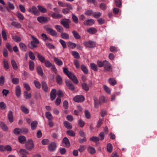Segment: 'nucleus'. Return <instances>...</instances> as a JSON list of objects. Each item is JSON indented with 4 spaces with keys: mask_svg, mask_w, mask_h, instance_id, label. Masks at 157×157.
<instances>
[{
    "mask_svg": "<svg viewBox=\"0 0 157 157\" xmlns=\"http://www.w3.org/2000/svg\"><path fill=\"white\" fill-rule=\"evenodd\" d=\"M86 146L85 145H80L78 149V151L81 153L83 152L85 150Z\"/></svg>",
    "mask_w": 157,
    "mask_h": 157,
    "instance_id": "52",
    "label": "nucleus"
},
{
    "mask_svg": "<svg viewBox=\"0 0 157 157\" xmlns=\"http://www.w3.org/2000/svg\"><path fill=\"white\" fill-rule=\"evenodd\" d=\"M63 124L64 126L68 129H70L72 128V126L71 124L67 121L64 122Z\"/></svg>",
    "mask_w": 157,
    "mask_h": 157,
    "instance_id": "26",
    "label": "nucleus"
},
{
    "mask_svg": "<svg viewBox=\"0 0 157 157\" xmlns=\"http://www.w3.org/2000/svg\"><path fill=\"white\" fill-rule=\"evenodd\" d=\"M36 44L35 43H33V42H31V43L28 45L29 48L31 49H33L37 47Z\"/></svg>",
    "mask_w": 157,
    "mask_h": 157,
    "instance_id": "50",
    "label": "nucleus"
},
{
    "mask_svg": "<svg viewBox=\"0 0 157 157\" xmlns=\"http://www.w3.org/2000/svg\"><path fill=\"white\" fill-rule=\"evenodd\" d=\"M51 16L53 18L55 19L61 18L63 17L61 14L56 13H53L51 14Z\"/></svg>",
    "mask_w": 157,
    "mask_h": 157,
    "instance_id": "22",
    "label": "nucleus"
},
{
    "mask_svg": "<svg viewBox=\"0 0 157 157\" xmlns=\"http://www.w3.org/2000/svg\"><path fill=\"white\" fill-rule=\"evenodd\" d=\"M61 36L63 39L65 40L68 39L69 37V35L67 33L63 32L61 34Z\"/></svg>",
    "mask_w": 157,
    "mask_h": 157,
    "instance_id": "32",
    "label": "nucleus"
},
{
    "mask_svg": "<svg viewBox=\"0 0 157 157\" xmlns=\"http://www.w3.org/2000/svg\"><path fill=\"white\" fill-rule=\"evenodd\" d=\"M21 110L25 114H27L29 113V109L24 106H21Z\"/></svg>",
    "mask_w": 157,
    "mask_h": 157,
    "instance_id": "31",
    "label": "nucleus"
},
{
    "mask_svg": "<svg viewBox=\"0 0 157 157\" xmlns=\"http://www.w3.org/2000/svg\"><path fill=\"white\" fill-rule=\"evenodd\" d=\"M72 33L75 38L77 40L81 38V36L79 34L75 31L74 30L72 32Z\"/></svg>",
    "mask_w": 157,
    "mask_h": 157,
    "instance_id": "28",
    "label": "nucleus"
},
{
    "mask_svg": "<svg viewBox=\"0 0 157 157\" xmlns=\"http://www.w3.org/2000/svg\"><path fill=\"white\" fill-rule=\"evenodd\" d=\"M88 151L91 154H94L95 152V150L93 147L89 146L88 148Z\"/></svg>",
    "mask_w": 157,
    "mask_h": 157,
    "instance_id": "36",
    "label": "nucleus"
},
{
    "mask_svg": "<svg viewBox=\"0 0 157 157\" xmlns=\"http://www.w3.org/2000/svg\"><path fill=\"white\" fill-rule=\"evenodd\" d=\"M24 96L25 98L26 99H29L32 97L31 94L30 93H28L27 91H25L24 92Z\"/></svg>",
    "mask_w": 157,
    "mask_h": 157,
    "instance_id": "38",
    "label": "nucleus"
},
{
    "mask_svg": "<svg viewBox=\"0 0 157 157\" xmlns=\"http://www.w3.org/2000/svg\"><path fill=\"white\" fill-rule=\"evenodd\" d=\"M34 83L36 88L37 89H39L41 87V84L40 82L36 80H34Z\"/></svg>",
    "mask_w": 157,
    "mask_h": 157,
    "instance_id": "58",
    "label": "nucleus"
},
{
    "mask_svg": "<svg viewBox=\"0 0 157 157\" xmlns=\"http://www.w3.org/2000/svg\"><path fill=\"white\" fill-rule=\"evenodd\" d=\"M8 117L9 121L12 123L13 122V113L12 111H10L9 112L8 114Z\"/></svg>",
    "mask_w": 157,
    "mask_h": 157,
    "instance_id": "19",
    "label": "nucleus"
},
{
    "mask_svg": "<svg viewBox=\"0 0 157 157\" xmlns=\"http://www.w3.org/2000/svg\"><path fill=\"white\" fill-rule=\"evenodd\" d=\"M19 46L21 49L22 51L26 50V46L25 45L22 43H19Z\"/></svg>",
    "mask_w": 157,
    "mask_h": 157,
    "instance_id": "57",
    "label": "nucleus"
},
{
    "mask_svg": "<svg viewBox=\"0 0 157 157\" xmlns=\"http://www.w3.org/2000/svg\"><path fill=\"white\" fill-rule=\"evenodd\" d=\"M12 39L15 41L17 42H20L21 41V38L16 36H12Z\"/></svg>",
    "mask_w": 157,
    "mask_h": 157,
    "instance_id": "48",
    "label": "nucleus"
},
{
    "mask_svg": "<svg viewBox=\"0 0 157 157\" xmlns=\"http://www.w3.org/2000/svg\"><path fill=\"white\" fill-rule=\"evenodd\" d=\"M46 31L48 34L53 36H56L57 34L56 32L51 28H47L46 29Z\"/></svg>",
    "mask_w": 157,
    "mask_h": 157,
    "instance_id": "12",
    "label": "nucleus"
},
{
    "mask_svg": "<svg viewBox=\"0 0 157 157\" xmlns=\"http://www.w3.org/2000/svg\"><path fill=\"white\" fill-rule=\"evenodd\" d=\"M18 139L19 142L21 144H24L26 141V138L24 136H21L18 137Z\"/></svg>",
    "mask_w": 157,
    "mask_h": 157,
    "instance_id": "24",
    "label": "nucleus"
},
{
    "mask_svg": "<svg viewBox=\"0 0 157 157\" xmlns=\"http://www.w3.org/2000/svg\"><path fill=\"white\" fill-rule=\"evenodd\" d=\"M36 70L38 75L41 76H42L43 73L41 67L40 66H38L37 67Z\"/></svg>",
    "mask_w": 157,
    "mask_h": 157,
    "instance_id": "41",
    "label": "nucleus"
},
{
    "mask_svg": "<svg viewBox=\"0 0 157 157\" xmlns=\"http://www.w3.org/2000/svg\"><path fill=\"white\" fill-rule=\"evenodd\" d=\"M28 11L29 13H33L35 15L38 14L39 13V11L37 10V8L34 6L29 8Z\"/></svg>",
    "mask_w": 157,
    "mask_h": 157,
    "instance_id": "11",
    "label": "nucleus"
},
{
    "mask_svg": "<svg viewBox=\"0 0 157 157\" xmlns=\"http://www.w3.org/2000/svg\"><path fill=\"white\" fill-rule=\"evenodd\" d=\"M82 88L86 91H88L89 90V88L85 82H83L82 84Z\"/></svg>",
    "mask_w": 157,
    "mask_h": 157,
    "instance_id": "49",
    "label": "nucleus"
},
{
    "mask_svg": "<svg viewBox=\"0 0 157 157\" xmlns=\"http://www.w3.org/2000/svg\"><path fill=\"white\" fill-rule=\"evenodd\" d=\"M94 23V21L93 19L87 20L84 21L83 24L85 25L91 26Z\"/></svg>",
    "mask_w": 157,
    "mask_h": 157,
    "instance_id": "13",
    "label": "nucleus"
},
{
    "mask_svg": "<svg viewBox=\"0 0 157 157\" xmlns=\"http://www.w3.org/2000/svg\"><path fill=\"white\" fill-rule=\"evenodd\" d=\"M72 19L73 21L75 24H77L78 23V17L74 14H72Z\"/></svg>",
    "mask_w": 157,
    "mask_h": 157,
    "instance_id": "59",
    "label": "nucleus"
},
{
    "mask_svg": "<svg viewBox=\"0 0 157 157\" xmlns=\"http://www.w3.org/2000/svg\"><path fill=\"white\" fill-rule=\"evenodd\" d=\"M38 10L41 12L45 13L47 12V10L46 8L43 7L42 6L38 5L37 6Z\"/></svg>",
    "mask_w": 157,
    "mask_h": 157,
    "instance_id": "37",
    "label": "nucleus"
},
{
    "mask_svg": "<svg viewBox=\"0 0 157 157\" xmlns=\"http://www.w3.org/2000/svg\"><path fill=\"white\" fill-rule=\"evenodd\" d=\"M93 11L92 10H86L85 12V14L88 16H90L93 14Z\"/></svg>",
    "mask_w": 157,
    "mask_h": 157,
    "instance_id": "53",
    "label": "nucleus"
},
{
    "mask_svg": "<svg viewBox=\"0 0 157 157\" xmlns=\"http://www.w3.org/2000/svg\"><path fill=\"white\" fill-rule=\"evenodd\" d=\"M11 63L13 69L15 70H17V69L18 67L17 63L13 59L11 61Z\"/></svg>",
    "mask_w": 157,
    "mask_h": 157,
    "instance_id": "42",
    "label": "nucleus"
},
{
    "mask_svg": "<svg viewBox=\"0 0 157 157\" xmlns=\"http://www.w3.org/2000/svg\"><path fill=\"white\" fill-rule=\"evenodd\" d=\"M4 67L6 70H7L9 68V66L7 61L4 59L3 60Z\"/></svg>",
    "mask_w": 157,
    "mask_h": 157,
    "instance_id": "51",
    "label": "nucleus"
},
{
    "mask_svg": "<svg viewBox=\"0 0 157 157\" xmlns=\"http://www.w3.org/2000/svg\"><path fill=\"white\" fill-rule=\"evenodd\" d=\"M5 82V78L2 75L0 77V86L3 85Z\"/></svg>",
    "mask_w": 157,
    "mask_h": 157,
    "instance_id": "63",
    "label": "nucleus"
},
{
    "mask_svg": "<svg viewBox=\"0 0 157 157\" xmlns=\"http://www.w3.org/2000/svg\"><path fill=\"white\" fill-rule=\"evenodd\" d=\"M55 27L59 33H61L63 31V27L60 25H56L55 26Z\"/></svg>",
    "mask_w": 157,
    "mask_h": 157,
    "instance_id": "43",
    "label": "nucleus"
},
{
    "mask_svg": "<svg viewBox=\"0 0 157 157\" xmlns=\"http://www.w3.org/2000/svg\"><path fill=\"white\" fill-rule=\"evenodd\" d=\"M67 45L68 47L73 49L76 47V44L74 43L69 41L67 43Z\"/></svg>",
    "mask_w": 157,
    "mask_h": 157,
    "instance_id": "33",
    "label": "nucleus"
},
{
    "mask_svg": "<svg viewBox=\"0 0 157 157\" xmlns=\"http://www.w3.org/2000/svg\"><path fill=\"white\" fill-rule=\"evenodd\" d=\"M37 122L36 121H34L32 122L31 124V129L32 130H35L37 127Z\"/></svg>",
    "mask_w": 157,
    "mask_h": 157,
    "instance_id": "29",
    "label": "nucleus"
},
{
    "mask_svg": "<svg viewBox=\"0 0 157 157\" xmlns=\"http://www.w3.org/2000/svg\"><path fill=\"white\" fill-rule=\"evenodd\" d=\"M29 58L31 59L34 60L35 59V56L32 52L29 51Z\"/></svg>",
    "mask_w": 157,
    "mask_h": 157,
    "instance_id": "61",
    "label": "nucleus"
},
{
    "mask_svg": "<svg viewBox=\"0 0 157 157\" xmlns=\"http://www.w3.org/2000/svg\"><path fill=\"white\" fill-rule=\"evenodd\" d=\"M56 144L54 142H52L48 146V149L51 152L53 151L56 149Z\"/></svg>",
    "mask_w": 157,
    "mask_h": 157,
    "instance_id": "7",
    "label": "nucleus"
},
{
    "mask_svg": "<svg viewBox=\"0 0 157 157\" xmlns=\"http://www.w3.org/2000/svg\"><path fill=\"white\" fill-rule=\"evenodd\" d=\"M6 107V105L3 102H0V109L2 110L5 109Z\"/></svg>",
    "mask_w": 157,
    "mask_h": 157,
    "instance_id": "64",
    "label": "nucleus"
},
{
    "mask_svg": "<svg viewBox=\"0 0 157 157\" xmlns=\"http://www.w3.org/2000/svg\"><path fill=\"white\" fill-rule=\"evenodd\" d=\"M63 143L65 144V146L69 147L70 146V143L68 139L66 137L64 138L63 140Z\"/></svg>",
    "mask_w": 157,
    "mask_h": 157,
    "instance_id": "16",
    "label": "nucleus"
},
{
    "mask_svg": "<svg viewBox=\"0 0 157 157\" xmlns=\"http://www.w3.org/2000/svg\"><path fill=\"white\" fill-rule=\"evenodd\" d=\"M103 88L105 92L108 94H110L111 93V90L110 89L105 85L103 86Z\"/></svg>",
    "mask_w": 157,
    "mask_h": 157,
    "instance_id": "56",
    "label": "nucleus"
},
{
    "mask_svg": "<svg viewBox=\"0 0 157 157\" xmlns=\"http://www.w3.org/2000/svg\"><path fill=\"white\" fill-rule=\"evenodd\" d=\"M115 2L116 6L118 7H121L122 3L120 0H115Z\"/></svg>",
    "mask_w": 157,
    "mask_h": 157,
    "instance_id": "62",
    "label": "nucleus"
},
{
    "mask_svg": "<svg viewBox=\"0 0 157 157\" xmlns=\"http://www.w3.org/2000/svg\"><path fill=\"white\" fill-rule=\"evenodd\" d=\"M56 91L55 89H53L50 93V99L52 101H53L56 97Z\"/></svg>",
    "mask_w": 157,
    "mask_h": 157,
    "instance_id": "15",
    "label": "nucleus"
},
{
    "mask_svg": "<svg viewBox=\"0 0 157 157\" xmlns=\"http://www.w3.org/2000/svg\"><path fill=\"white\" fill-rule=\"evenodd\" d=\"M83 44L86 47L90 48H94L96 46L95 42L92 40L85 41L83 43Z\"/></svg>",
    "mask_w": 157,
    "mask_h": 157,
    "instance_id": "5",
    "label": "nucleus"
},
{
    "mask_svg": "<svg viewBox=\"0 0 157 157\" xmlns=\"http://www.w3.org/2000/svg\"><path fill=\"white\" fill-rule=\"evenodd\" d=\"M25 147L27 150H31L34 147L33 140L30 139L28 140L25 143Z\"/></svg>",
    "mask_w": 157,
    "mask_h": 157,
    "instance_id": "4",
    "label": "nucleus"
},
{
    "mask_svg": "<svg viewBox=\"0 0 157 157\" xmlns=\"http://www.w3.org/2000/svg\"><path fill=\"white\" fill-rule=\"evenodd\" d=\"M67 134L71 136H74L75 134L74 132L72 130H69L67 131Z\"/></svg>",
    "mask_w": 157,
    "mask_h": 157,
    "instance_id": "55",
    "label": "nucleus"
},
{
    "mask_svg": "<svg viewBox=\"0 0 157 157\" xmlns=\"http://www.w3.org/2000/svg\"><path fill=\"white\" fill-rule=\"evenodd\" d=\"M37 57L42 63H44L45 66L47 68H50L53 65L52 63L48 59H45L44 57L41 55L37 53Z\"/></svg>",
    "mask_w": 157,
    "mask_h": 157,
    "instance_id": "1",
    "label": "nucleus"
},
{
    "mask_svg": "<svg viewBox=\"0 0 157 157\" xmlns=\"http://www.w3.org/2000/svg\"><path fill=\"white\" fill-rule=\"evenodd\" d=\"M42 88L43 90L45 92H47L48 91V86L46 83L44 81L41 82Z\"/></svg>",
    "mask_w": 157,
    "mask_h": 157,
    "instance_id": "18",
    "label": "nucleus"
},
{
    "mask_svg": "<svg viewBox=\"0 0 157 157\" xmlns=\"http://www.w3.org/2000/svg\"><path fill=\"white\" fill-rule=\"evenodd\" d=\"M107 150L108 152L110 153L113 150V146L110 143H108L107 145Z\"/></svg>",
    "mask_w": 157,
    "mask_h": 157,
    "instance_id": "46",
    "label": "nucleus"
},
{
    "mask_svg": "<svg viewBox=\"0 0 157 157\" xmlns=\"http://www.w3.org/2000/svg\"><path fill=\"white\" fill-rule=\"evenodd\" d=\"M65 83L67 86L69 90L72 91L74 90L75 87L71 81L68 80H66Z\"/></svg>",
    "mask_w": 157,
    "mask_h": 157,
    "instance_id": "10",
    "label": "nucleus"
},
{
    "mask_svg": "<svg viewBox=\"0 0 157 157\" xmlns=\"http://www.w3.org/2000/svg\"><path fill=\"white\" fill-rule=\"evenodd\" d=\"M87 32L90 34H94L97 31L96 29L91 27L87 29L86 30Z\"/></svg>",
    "mask_w": 157,
    "mask_h": 157,
    "instance_id": "25",
    "label": "nucleus"
},
{
    "mask_svg": "<svg viewBox=\"0 0 157 157\" xmlns=\"http://www.w3.org/2000/svg\"><path fill=\"white\" fill-rule=\"evenodd\" d=\"M103 67L105 71L111 72L112 71V68L111 64L109 62L106 60H104Z\"/></svg>",
    "mask_w": 157,
    "mask_h": 157,
    "instance_id": "6",
    "label": "nucleus"
},
{
    "mask_svg": "<svg viewBox=\"0 0 157 157\" xmlns=\"http://www.w3.org/2000/svg\"><path fill=\"white\" fill-rule=\"evenodd\" d=\"M37 20L40 23H43L48 21L49 18L47 17L40 16L37 18Z\"/></svg>",
    "mask_w": 157,
    "mask_h": 157,
    "instance_id": "8",
    "label": "nucleus"
},
{
    "mask_svg": "<svg viewBox=\"0 0 157 157\" xmlns=\"http://www.w3.org/2000/svg\"><path fill=\"white\" fill-rule=\"evenodd\" d=\"M63 71L64 74L67 75L68 77L71 79L73 82L75 84H77L78 83V81L76 77L71 72L68 71L66 68H63Z\"/></svg>",
    "mask_w": 157,
    "mask_h": 157,
    "instance_id": "2",
    "label": "nucleus"
},
{
    "mask_svg": "<svg viewBox=\"0 0 157 157\" xmlns=\"http://www.w3.org/2000/svg\"><path fill=\"white\" fill-rule=\"evenodd\" d=\"M29 66L30 70L31 71H33L34 69V62L32 60H29Z\"/></svg>",
    "mask_w": 157,
    "mask_h": 157,
    "instance_id": "35",
    "label": "nucleus"
},
{
    "mask_svg": "<svg viewBox=\"0 0 157 157\" xmlns=\"http://www.w3.org/2000/svg\"><path fill=\"white\" fill-rule=\"evenodd\" d=\"M21 88L19 85L16 86L15 89L16 95L17 97H20L21 94Z\"/></svg>",
    "mask_w": 157,
    "mask_h": 157,
    "instance_id": "20",
    "label": "nucleus"
},
{
    "mask_svg": "<svg viewBox=\"0 0 157 157\" xmlns=\"http://www.w3.org/2000/svg\"><path fill=\"white\" fill-rule=\"evenodd\" d=\"M56 80L57 83L59 85H61L62 84V78L59 75H57L56 77Z\"/></svg>",
    "mask_w": 157,
    "mask_h": 157,
    "instance_id": "17",
    "label": "nucleus"
},
{
    "mask_svg": "<svg viewBox=\"0 0 157 157\" xmlns=\"http://www.w3.org/2000/svg\"><path fill=\"white\" fill-rule=\"evenodd\" d=\"M45 116L46 118L49 120H51L53 118L52 115L49 112H46L45 113Z\"/></svg>",
    "mask_w": 157,
    "mask_h": 157,
    "instance_id": "40",
    "label": "nucleus"
},
{
    "mask_svg": "<svg viewBox=\"0 0 157 157\" xmlns=\"http://www.w3.org/2000/svg\"><path fill=\"white\" fill-rule=\"evenodd\" d=\"M81 69L84 74H86L88 73V71L86 67L84 65L81 66Z\"/></svg>",
    "mask_w": 157,
    "mask_h": 157,
    "instance_id": "27",
    "label": "nucleus"
},
{
    "mask_svg": "<svg viewBox=\"0 0 157 157\" xmlns=\"http://www.w3.org/2000/svg\"><path fill=\"white\" fill-rule=\"evenodd\" d=\"M11 25L12 26L17 29L21 28V25L20 23L17 21H12L11 23Z\"/></svg>",
    "mask_w": 157,
    "mask_h": 157,
    "instance_id": "23",
    "label": "nucleus"
},
{
    "mask_svg": "<svg viewBox=\"0 0 157 157\" xmlns=\"http://www.w3.org/2000/svg\"><path fill=\"white\" fill-rule=\"evenodd\" d=\"M71 54L76 59H79L80 58L79 55L76 51H72L71 52Z\"/></svg>",
    "mask_w": 157,
    "mask_h": 157,
    "instance_id": "47",
    "label": "nucleus"
},
{
    "mask_svg": "<svg viewBox=\"0 0 157 157\" xmlns=\"http://www.w3.org/2000/svg\"><path fill=\"white\" fill-rule=\"evenodd\" d=\"M108 82L112 86H114L117 84L116 81L113 78H110L109 79Z\"/></svg>",
    "mask_w": 157,
    "mask_h": 157,
    "instance_id": "45",
    "label": "nucleus"
},
{
    "mask_svg": "<svg viewBox=\"0 0 157 157\" xmlns=\"http://www.w3.org/2000/svg\"><path fill=\"white\" fill-rule=\"evenodd\" d=\"M54 60L58 66H61L63 64V62L62 60L57 58L54 57Z\"/></svg>",
    "mask_w": 157,
    "mask_h": 157,
    "instance_id": "21",
    "label": "nucleus"
},
{
    "mask_svg": "<svg viewBox=\"0 0 157 157\" xmlns=\"http://www.w3.org/2000/svg\"><path fill=\"white\" fill-rule=\"evenodd\" d=\"M90 141L96 142L99 141L100 140V138L98 137L93 136L90 138Z\"/></svg>",
    "mask_w": 157,
    "mask_h": 157,
    "instance_id": "54",
    "label": "nucleus"
},
{
    "mask_svg": "<svg viewBox=\"0 0 157 157\" xmlns=\"http://www.w3.org/2000/svg\"><path fill=\"white\" fill-rule=\"evenodd\" d=\"M71 22V21L70 19L64 18L61 20L60 23L64 28L69 29L70 28L69 24Z\"/></svg>",
    "mask_w": 157,
    "mask_h": 157,
    "instance_id": "3",
    "label": "nucleus"
},
{
    "mask_svg": "<svg viewBox=\"0 0 157 157\" xmlns=\"http://www.w3.org/2000/svg\"><path fill=\"white\" fill-rule=\"evenodd\" d=\"M1 128L3 130L5 131H7L8 129L7 125L3 122H1Z\"/></svg>",
    "mask_w": 157,
    "mask_h": 157,
    "instance_id": "34",
    "label": "nucleus"
},
{
    "mask_svg": "<svg viewBox=\"0 0 157 157\" xmlns=\"http://www.w3.org/2000/svg\"><path fill=\"white\" fill-rule=\"evenodd\" d=\"M74 101L77 102H81L84 100V96L82 95H77L74 98Z\"/></svg>",
    "mask_w": 157,
    "mask_h": 157,
    "instance_id": "9",
    "label": "nucleus"
},
{
    "mask_svg": "<svg viewBox=\"0 0 157 157\" xmlns=\"http://www.w3.org/2000/svg\"><path fill=\"white\" fill-rule=\"evenodd\" d=\"M6 47L8 49L9 52H13V51L12 47L10 43H7L6 44Z\"/></svg>",
    "mask_w": 157,
    "mask_h": 157,
    "instance_id": "60",
    "label": "nucleus"
},
{
    "mask_svg": "<svg viewBox=\"0 0 157 157\" xmlns=\"http://www.w3.org/2000/svg\"><path fill=\"white\" fill-rule=\"evenodd\" d=\"M90 67L91 69L93 71H98V67L94 63H90Z\"/></svg>",
    "mask_w": 157,
    "mask_h": 157,
    "instance_id": "30",
    "label": "nucleus"
},
{
    "mask_svg": "<svg viewBox=\"0 0 157 157\" xmlns=\"http://www.w3.org/2000/svg\"><path fill=\"white\" fill-rule=\"evenodd\" d=\"M101 15V13L99 12H93V16L96 18H98L100 17Z\"/></svg>",
    "mask_w": 157,
    "mask_h": 157,
    "instance_id": "44",
    "label": "nucleus"
},
{
    "mask_svg": "<svg viewBox=\"0 0 157 157\" xmlns=\"http://www.w3.org/2000/svg\"><path fill=\"white\" fill-rule=\"evenodd\" d=\"M12 82L14 84H18L19 83V79L18 78H12Z\"/></svg>",
    "mask_w": 157,
    "mask_h": 157,
    "instance_id": "39",
    "label": "nucleus"
},
{
    "mask_svg": "<svg viewBox=\"0 0 157 157\" xmlns=\"http://www.w3.org/2000/svg\"><path fill=\"white\" fill-rule=\"evenodd\" d=\"M93 98L94 107L97 108L98 107L99 105L101 104V103L100 101H99L98 98L96 96H94Z\"/></svg>",
    "mask_w": 157,
    "mask_h": 157,
    "instance_id": "14",
    "label": "nucleus"
}]
</instances>
